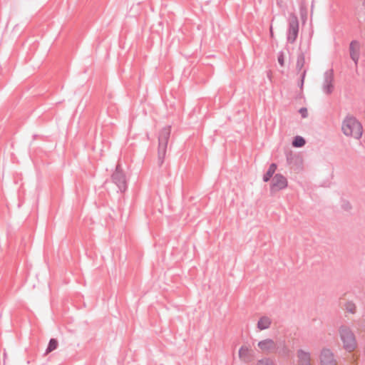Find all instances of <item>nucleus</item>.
Here are the masks:
<instances>
[{"instance_id": "nucleus-24", "label": "nucleus", "mask_w": 365, "mask_h": 365, "mask_svg": "<svg viewBox=\"0 0 365 365\" xmlns=\"http://www.w3.org/2000/svg\"><path fill=\"white\" fill-rule=\"evenodd\" d=\"M270 35H271L272 37H273V36H274V32H273L272 27L270 28Z\"/></svg>"}, {"instance_id": "nucleus-4", "label": "nucleus", "mask_w": 365, "mask_h": 365, "mask_svg": "<svg viewBox=\"0 0 365 365\" xmlns=\"http://www.w3.org/2000/svg\"><path fill=\"white\" fill-rule=\"evenodd\" d=\"M287 179L283 175L278 173L273 176L272 179L270 190L272 192H277L287 188Z\"/></svg>"}, {"instance_id": "nucleus-14", "label": "nucleus", "mask_w": 365, "mask_h": 365, "mask_svg": "<svg viewBox=\"0 0 365 365\" xmlns=\"http://www.w3.org/2000/svg\"><path fill=\"white\" fill-rule=\"evenodd\" d=\"M277 166L275 163H272L269 165L268 170L267 171V173H265V175L263 177V180L264 182H268L271 179V178L274 174V173L277 170Z\"/></svg>"}, {"instance_id": "nucleus-17", "label": "nucleus", "mask_w": 365, "mask_h": 365, "mask_svg": "<svg viewBox=\"0 0 365 365\" xmlns=\"http://www.w3.org/2000/svg\"><path fill=\"white\" fill-rule=\"evenodd\" d=\"M58 345V341L55 339H51L48 343V347L46 349V354H48L56 349H57Z\"/></svg>"}, {"instance_id": "nucleus-13", "label": "nucleus", "mask_w": 365, "mask_h": 365, "mask_svg": "<svg viewBox=\"0 0 365 365\" xmlns=\"http://www.w3.org/2000/svg\"><path fill=\"white\" fill-rule=\"evenodd\" d=\"M299 365H312L310 356L308 353L301 351L298 354Z\"/></svg>"}, {"instance_id": "nucleus-21", "label": "nucleus", "mask_w": 365, "mask_h": 365, "mask_svg": "<svg viewBox=\"0 0 365 365\" xmlns=\"http://www.w3.org/2000/svg\"><path fill=\"white\" fill-rule=\"evenodd\" d=\"M299 112L302 114V117L305 118L307 116V110L306 108L300 109Z\"/></svg>"}, {"instance_id": "nucleus-12", "label": "nucleus", "mask_w": 365, "mask_h": 365, "mask_svg": "<svg viewBox=\"0 0 365 365\" xmlns=\"http://www.w3.org/2000/svg\"><path fill=\"white\" fill-rule=\"evenodd\" d=\"M271 319L267 316H263L259 318L257 322V328L259 330H264L268 329L271 325Z\"/></svg>"}, {"instance_id": "nucleus-3", "label": "nucleus", "mask_w": 365, "mask_h": 365, "mask_svg": "<svg viewBox=\"0 0 365 365\" xmlns=\"http://www.w3.org/2000/svg\"><path fill=\"white\" fill-rule=\"evenodd\" d=\"M289 28L287 32V41L292 43L297 39L299 32V20L294 13H290L288 17Z\"/></svg>"}, {"instance_id": "nucleus-20", "label": "nucleus", "mask_w": 365, "mask_h": 365, "mask_svg": "<svg viewBox=\"0 0 365 365\" xmlns=\"http://www.w3.org/2000/svg\"><path fill=\"white\" fill-rule=\"evenodd\" d=\"M278 62H279V63L280 64L281 66H284V56L282 54H281L278 57Z\"/></svg>"}, {"instance_id": "nucleus-10", "label": "nucleus", "mask_w": 365, "mask_h": 365, "mask_svg": "<svg viewBox=\"0 0 365 365\" xmlns=\"http://www.w3.org/2000/svg\"><path fill=\"white\" fill-rule=\"evenodd\" d=\"M322 365H336L333 354L329 350H324L321 354Z\"/></svg>"}, {"instance_id": "nucleus-9", "label": "nucleus", "mask_w": 365, "mask_h": 365, "mask_svg": "<svg viewBox=\"0 0 365 365\" xmlns=\"http://www.w3.org/2000/svg\"><path fill=\"white\" fill-rule=\"evenodd\" d=\"M350 56L351 59L357 64L359 58L360 45L356 41H352L350 43Z\"/></svg>"}, {"instance_id": "nucleus-19", "label": "nucleus", "mask_w": 365, "mask_h": 365, "mask_svg": "<svg viewBox=\"0 0 365 365\" xmlns=\"http://www.w3.org/2000/svg\"><path fill=\"white\" fill-rule=\"evenodd\" d=\"M258 365H274L269 360H261L259 361Z\"/></svg>"}, {"instance_id": "nucleus-6", "label": "nucleus", "mask_w": 365, "mask_h": 365, "mask_svg": "<svg viewBox=\"0 0 365 365\" xmlns=\"http://www.w3.org/2000/svg\"><path fill=\"white\" fill-rule=\"evenodd\" d=\"M334 73L332 71H328L324 74V81L322 88L324 93L329 94L332 92L334 88Z\"/></svg>"}, {"instance_id": "nucleus-11", "label": "nucleus", "mask_w": 365, "mask_h": 365, "mask_svg": "<svg viewBox=\"0 0 365 365\" xmlns=\"http://www.w3.org/2000/svg\"><path fill=\"white\" fill-rule=\"evenodd\" d=\"M239 356L244 361L249 360L252 356V349L248 345H243L239 350Z\"/></svg>"}, {"instance_id": "nucleus-15", "label": "nucleus", "mask_w": 365, "mask_h": 365, "mask_svg": "<svg viewBox=\"0 0 365 365\" xmlns=\"http://www.w3.org/2000/svg\"><path fill=\"white\" fill-rule=\"evenodd\" d=\"M343 307L347 312L351 314L355 313L356 309L355 304L351 302H345Z\"/></svg>"}, {"instance_id": "nucleus-5", "label": "nucleus", "mask_w": 365, "mask_h": 365, "mask_svg": "<svg viewBox=\"0 0 365 365\" xmlns=\"http://www.w3.org/2000/svg\"><path fill=\"white\" fill-rule=\"evenodd\" d=\"M113 180L121 191L123 192L125 190V178L122 169L120 167L116 168L115 171L113 175Z\"/></svg>"}, {"instance_id": "nucleus-23", "label": "nucleus", "mask_w": 365, "mask_h": 365, "mask_svg": "<svg viewBox=\"0 0 365 365\" xmlns=\"http://www.w3.org/2000/svg\"><path fill=\"white\" fill-rule=\"evenodd\" d=\"M277 5L279 7H282L283 6V1L282 0H277Z\"/></svg>"}, {"instance_id": "nucleus-2", "label": "nucleus", "mask_w": 365, "mask_h": 365, "mask_svg": "<svg viewBox=\"0 0 365 365\" xmlns=\"http://www.w3.org/2000/svg\"><path fill=\"white\" fill-rule=\"evenodd\" d=\"M340 336L345 349L349 351H352L355 349L356 347L355 336L349 328L341 327L340 328Z\"/></svg>"}, {"instance_id": "nucleus-8", "label": "nucleus", "mask_w": 365, "mask_h": 365, "mask_svg": "<svg viewBox=\"0 0 365 365\" xmlns=\"http://www.w3.org/2000/svg\"><path fill=\"white\" fill-rule=\"evenodd\" d=\"M257 346L262 353H269L275 349V343L270 339H266L258 342Z\"/></svg>"}, {"instance_id": "nucleus-18", "label": "nucleus", "mask_w": 365, "mask_h": 365, "mask_svg": "<svg viewBox=\"0 0 365 365\" xmlns=\"http://www.w3.org/2000/svg\"><path fill=\"white\" fill-rule=\"evenodd\" d=\"M305 61L304 57L303 56H300L297 62V68L299 71L302 70V68L304 67Z\"/></svg>"}, {"instance_id": "nucleus-7", "label": "nucleus", "mask_w": 365, "mask_h": 365, "mask_svg": "<svg viewBox=\"0 0 365 365\" xmlns=\"http://www.w3.org/2000/svg\"><path fill=\"white\" fill-rule=\"evenodd\" d=\"M169 135H170V132L168 130V131H165L163 134H162V135L160 138L159 146H158V153H159V157L161 160L163 159V158L165 157V155L166 153Z\"/></svg>"}, {"instance_id": "nucleus-1", "label": "nucleus", "mask_w": 365, "mask_h": 365, "mask_svg": "<svg viewBox=\"0 0 365 365\" xmlns=\"http://www.w3.org/2000/svg\"><path fill=\"white\" fill-rule=\"evenodd\" d=\"M341 131L349 138L359 140L363 134L361 124L354 117H346L341 123Z\"/></svg>"}, {"instance_id": "nucleus-22", "label": "nucleus", "mask_w": 365, "mask_h": 365, "mask_svg": "<svg viewBox=\"0 0 365 365\" xmlns=\"http://www.w3.org/2000/svg\"><path fill=\"white\" fill-rule=\"evenodd\" d=\"M301 16L303 19L304 17L306 18L307 16V12L305 9H301Z\"/></svg>"}, {"instance_id": "nucleus-16", "label": "nucleus", "mask_w": 365, "mask_h": 365, "mask_svg": "<svg viewBox=\"0 0 365 365\" xmlns=\"http://www.w3.org/2000/svg\"><path fill=\"white\" fill-rule=\"evenodd\" d=\"M305 144V140L301 136H296L292 141V145L296 148H300Z\"/></svg>"}]
</instances>
